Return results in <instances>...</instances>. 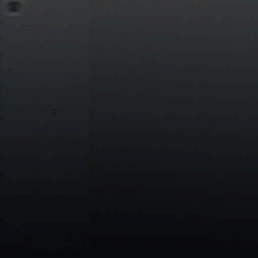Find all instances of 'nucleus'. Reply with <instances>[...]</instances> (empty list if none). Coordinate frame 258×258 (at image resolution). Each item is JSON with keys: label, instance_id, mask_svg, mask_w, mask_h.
Here are the masks:
<instances>
[{"label": "nucleus", "instance_id": "nucleus-2", "mask_svg": "<svg viewBox=\"0 0 258 258\" xmlns=\"http://www.w3.org/2000/svg\"><path fill=\"white\" fill-rule=\"evenodd\" d=\"M94 177H95V179H98V178H99L98 171H97L96 170L94 171Z\"/></svg>", "mask_w": 258, "mask_h": 258}, {"label": "nucleus", "instance_id": "nucleus-4", "mask_svg": "<svg viewBox=\"0 0 258 258\" xmlns=\"http://www.w3.org/2000/svg\"><path fill=\"white\" fill-rule=\"evenodd\" d=\"M113 44H115V43H113Z\"/></svg>", "mask_w": 258, "mask_h": 258}, {"label": "nucleus", "instance_id": "nucleus-1", "mask_svg": "<svg viewBox=\"0 0 258 258\" xmlns=\"http://www.w3.org/2000/svg\"><path fill=\"white\" fill-rule=\"evenodd\" d=\"M112 34H109V164H112Z\"/></svg>", "mask_w": 258, "mask_h": 258}, {"label": "nucleus", "instance_id": "nucleus-3", "mask_svg": "<svg viewBox=\"0 0 258 258\" xmlns=\"http://www.w3.org/2000/svg\"><path fill=\"white\" fill-rule=\"evenodd\" d=\"M10 6L11 7H15L18 6V4L16 3H10Z\"/></svg>", "mask_w": 258, "mask_h": 258}]
</instances>
